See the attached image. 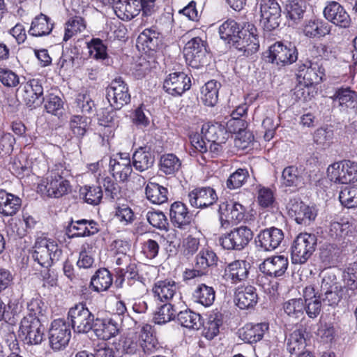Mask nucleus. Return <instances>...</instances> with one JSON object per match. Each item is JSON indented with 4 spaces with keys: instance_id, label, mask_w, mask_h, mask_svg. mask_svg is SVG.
Masks as SVG:
<instances>
[{
    "instance_id": "ea45409f",
    "label": "nucleus",
    "mask_w": 357,
    "mask_h": 357,
    "mask_svg": "<svg viewBox=\"0 0 357 357\" xmlns=\"http://www.w3.org/2000/svg\"><path fill=\"white\" fill-rule=\"evenodd\" d=\"M242 29H240L238 23L233 20H228L223 22L219 27V33L221 39L228 44L234 46L235 40H237Z\"/></svg>"
},
{
    "instance_id": "338daca9",
    "label": "nucleus",
    "mask_w": 357,
    "mask_h": 357,
    "mask_svg": "<svg viewBox=\"0 0 357 357\" xmlns=\"http://www.w3.org/2000/svg\"><path fill=\"white\" fill-rule=\"evenodd\" d=\"M339 200L342 206L348 208L357 206V187H346L339 195Z\"/></svg>"
},
{
    "instance_id": "09e8293b",
    "label": "nucleus",
    "mask_w": 357,
    "mask_h": 357,
    "mask_svg": "<svg viewBox=\"0 0 357 357\" xmlns=\"http://www.w3.org/2000/svg\"><path fill=\"white\" fill-rule=\"evenodd\" d=\"M177 320L183 327L190 329L198 330L202 326L200 314L190 310L181 311L177 315Z\"/></svg>"
},
{
    "instance_id": "c03bdc74",
    "label": "nucleus",
    "mask_w": 357,
    "mask_h": 357,
    "mask_svg": "<svg viewBox=\"0 0 357 357\" xmlns=\"http://www.w3.org/2000/svg\"><path fill=\"white\" fill-rule=\"evenodd\" d=\"M351 226L347 221L333 222L326 232L329 238L337 241H343L351 233Z\"/></svg>"
},
{
    "instance_id": "a211bd4d",
    "label": "nucleus",
    "mask_w": 357,
    "mask_h": 357,
    "mask_svg": "<svg viewBox=\"0 0 357 357\" xmlns=\"http://www.w3.org/2000/svg\"><path fill=\"white\" fill-rule=\"evenodd\" d=\"M191 86L190 77L183 72L170 73L163 83L164 90L172 96H181Z\"/></svg>"
},
{
    "instance_id": "f3484780",
    "label": "nucleus",
    "mask_w": 357,
    "mask_h": 357,
    "mask_svg": "<svg viewBox=\"0 0 357 357\" xmlns=\"http://www.w3.org/2000/svg\"><path fill=\"white\" fill-rule=\"evenodd\" d=\"M21 97L29 107H36L44 101L42 82L38 79H31L22 83L20 89Z\"/></svg>"
},
{
    "instance_id": "680f3d73",
    "label": "nucleus",
    "mask_w": 357,
    "mask_h": 357,
    "mask_svg": "<svg viewBox=\"0 0 357 357\" xmlns=\"http://www.w3.org/2000/svg\"><path fill=\"white\" fill-rule=\"evenodd\" d=\"M0 82L8 89H13L20 84V77L14 70L6 66L0 67Z\"/></svg>"
},
{
    "instance_id": "473e14b6",
    "label": "nucleus",
    "mask_w": 357,
    "mask_h": 357,
    "mask_svg": "<svg viewBox=\"0 0 357 357\" xmlns=\"http://www.w3.org/2000/svg\"><path fill=\"white\" fill-rule=\"evenodd\" d=\"M160 32L158 29L152 26L145 29L138 36L137 47L142 46L144 51H155L160 43Z\"/></svg>"
},
{
    "instance_id": "6ab92c4d",
    "label": "nucleus",
    "mask_w": 357,
    "mask_h": 357,
    "mask_svg": "<svg viewBox=\"0 0 357 357\" xmlns=\"http://www.w3.org/2000/svg\"><path fill=\"white\" fill-rule=\"evenodd\" d=\"M117 316L103 319H95L91 330L96 335L102 340H107L115 337L119 333L121 324Z\"/></svg>"
},
{
    "instance_id": "bf43d9fd",
    "label": "nucleus",
    "mask_w": 357,
    "mask_h": 357,
    "mask_svg": "<svg viewBox=\"0 0 357 357\" xmlns=\"http://www.w3.org/2000/svg\"><path fill=\"white\" fill-rule=\"evenodd\" d=\"M96 183L98 185V186L104 188L105 195L109 199H115L120 192V188L117 183L109 176L99 174L96 178Z\"/></svg>"
},
{
    "instance_id": "8fccbe9b",
    "label": "nucleus",
    "mask_w": 357,
    "mask_h": 357,
    "mask_svg": "<svg viewBox=\"0 0 357 357\" xmlns=\"http://www.w3.org/2000/svg\"><path fill=\"white\" fill-rule=\"evenodd\" d=\"M176 313V311L172 303H163V304L157 307L153 319L156 324H165L175 318Z\"/></svg>"
},
{
    "instance_id": "a19ab883",
    "label": "nucleus",
    "mask_w": 357,
    "mask_h": 357,
    "mask_svg": "<svg viewBox=\"0 0 357 357\" xmlns=\"http://www.w3.org/2000/svg\"><path fill=\"white\" fill-rule=\"evenodd\" d=\"M193 301L206 307L214 303L215 291L212 287L205 284H199L192 294Z\"/></svg>"
},
{
    "instance_id": "5701e85b",
    "label": "nucleus",
    "mask_w": 357,
    "mask_h": 357,
    "mask_svg": "<svg viewBox=\"0 0 357 357\" xmlns=\"http://www.w3.org/2000/svg\"><path fill=\"white\" fill-rule=\"evenodd\" d=\"M109 166L112 176L119 181H127L132 172L131 160L127 153H119L111 158Z\"/></svg>"
},
{
    "instance_id": "4d7b16f0",
    "label": "nucleus",
    "mask_w": 357,
    "mask_h": 357,
    "mask_svg": "<svg viewBox=\"0 0 357 357\" xmlns=\"http://www.w3.org/2000/svg\"><path fill=\"white\" fill-rule=\"evenodd\" d=\"M89 123V119L84 115H73L69 121L70 129L77 137H83Z\"/></svg>"
},
{
    "instance_id": "bb28decb",
    "label": "nucleus",
    "mask_w": 357,
    "mask_h": 357,
    "mask_svg": "<svg viewBox=\"0 0 357 357\" xmlns=\"http://www.w3.org/2000/svg\"><path fill=\"white\" fill-rule=\"evenodd\" d=\"M324 15L327 20L341 28H348L351 22L345 9L336 1L327 3L324 10Z\"/></svg>"
},
{
    "instance_id": "de8ad7c7",
    "label": "nucleus",
    "mask_w": 357,
    "mask_h": 357,
    "mask_svg": "<svg viewBox=\"0 0 357 357\" xmlns=\"http://www.w3.org/2000/svg\"><path fill=\"white\" fill-rule=\"evenodd\" d=\"M181 166V160L173 153L164 154L160 158L159 170L166 175L174 174Z\"/></svg>"
},
{
    "instance_id": "5fc2aeb1",
    "label": "nucleus",
    "mask_w": 357,
    "mask_h": 357,
    "mask_svg": "<svg viewBox=\"0 0 357 357\" xmlns=\"http://www.w3.org/2000/svg\"><path fill=\"white\" fill-rule=\"evenodd\" d=\"M218 259L216 254L212 250L203 248L196 257L195 266L205 272L208 267L217 264Z\"/></svg>"
},
{
    "instance_id": "1a4fd4ad",
    "label": "nucleus",
    "mask_w": 357,
    "mask_h": 357,
    "mask_svg": "<svg viewBox=\"0 0 357 357\" xmlns=\"http://www.w3.org/2000/svg\"><path fill=\"white\" fill-rule=\"evenodd\" d=\"M71 337L70 325L64 319H55L49 331V343L54 351L65 349Z\"/></svg>"
},
{
    "instance_id": "ddd939ff",
    "label": "nucleus",
    "mask_w": 357,
    "mask_h": 357,
    "mask_svg": "<svg viewBox=\"0 0 357 357\" xmlns=\"http://www.w3.org/2000/svg\"><path fill=\"white\" fill-rule=\"evenodd\" d=\"M152 297L156 303H171L174 299H181L178 284L172 280L156 281L151 290Z\"/></svg>"
},
{
    "instance_id": "c9c22d12",
    "label": "nucleus",
    "mask_w": 357,
    "mask_h": 357,
    "mask_svg": "<svg viewBox=\"0 0 357 357\" xmlns=\"http://www.w3.org/2000/svg\"><path fill=\"white\" fill-rule=\"evenodd\" d=\"M155 157L146 147H140L132 155V166L138 172H142L151 168Z\"/></svg>"
},
{
    "instance_id": "49530a36",
    "label": "nucleus",
    "mask_w": 357,
    "mask_h": 357,
    "mask_svg": "<svg viewBox=\"0 0 357 357\" xmlns=\"http://www.w3.org/2000/svg\"><path fill=\"white\" fill-rule=\"evenodd\" d=\"M202 133L208 142L225 141L226 129L218 123H204L202 128Z\"/></svg>"
},
{
    "instance_id": "2eb2a0df",
    "label": "nucleus",
    "mask_w": 357,
    "mask_h": 357,
    "mask_svg": "<svg viewBox=\"0 0 357 357\" xmlns=\"http://www.w3.org/2000/svg\"><path fill=\"white\" fill-rule=\"evenodd\" d=\"M289 215L299 225H309L317 215L314 206L305 204L298 199H291L287 205Z\"/></svg>"
},
{
    "instance_id": "a18cd8bd",
    "label": "nucleus",
    "mask_w": 357,
    "mask_h": 357,
    "mask_svg": "<svg viewBox=\"0 0 357 357\" xmlns=\"http://www.w3.org/2000/svg\"><path fill=\"white\" fill-rule=\"evenodd\" d=\"M220 86L217 81L210 80L202 86L201 99L205 105L213 107L217 103Z\"/></svg>"
},
{
    "instance_id": "69168bd1",
    "label": "nucleus",
    "mask_w": 357,
    "mask_h": 357,
    "mask_svg": "<svg viewBox=\"0 0 357 357\" xmlns=\"http://www.w3.org/2000/svg\"><path fill=\"white\" fill-rule=\"evenodd\" d=\"M339 248L333 245H326L321 250L320 258L325 266H335L339 257Z\"/></svg>"
},
{
    "instance_id": "423d86ee",
    "label": "nucleus",
    "mask_w": 357,
    "mask_h": 357,
    "mask_svg": "<svg viewBox=\"0 0 357 357\" xmlns=\"http://www.w3.org/2000/svg\"><path fill=\"white\" fill-rule=\"evenodd\" d=\"M218 214L220 227L227 229L231 224H238L245 220L246 208L236 202H225L219 204Z\"/></svg>"
},
{
    "instance_id": "aec40b11",
    "label": "nucleus",
    "mask_w": 357,
    "mask_h": 357,
    "mask_svg": "<svg viewBox=\"0 0 357 357\" xmlns=\"http://www.w3.org/2000/svg\"><path fill=\"white\" fill-rule=\"evenodd\" d=\"M283 239L282 230L273 227L261 231L255 238V243L261 250L272 251L280 245Z\"/></svg>"
},
{
    "instance_id": "2f4dec72",
    "label": "nucleus",
    "mask_w": 357,
    "mask_h": 357,
    "mask_svg": "<svg viewBox=\"0 0 357 357\" xmlns=\"http://www.w3.org/2000/svg\"><path fill=\"white\" fill-rule=\"evenodd\" d=\"M139 6L137 0H116L113 10L119 19L129 21L139 15Z\"/></svg>"
},
{
    "instance_id": "13d9d810",
    "label": "nucleus",
    "mask_w": 357,
    "mask_h": 357,
    "mask_svg": "<svg viewBox=\"0 0 357 357\" xmlns=\"http://www.w3.org/2000/svg\"><path fill=\"white\" fill-rule=\"evenodd\" d=\"M305 2L302 0H292L286 6L287 17L294 23H298L303 18L305 11Z\"/></svg>"
},
{
    "instance_id": "dca6fc26",
    "label": "nucleus",
    "mask_w": 357,
    "mask_h": 357,
    "mask_svg": "<svg viewBox=\"0 0 357 357\" xmlns=\"http://www.w3.org/2000/svg\"><path fill=\"white\" fill-rule=\"evenodd\" d=\"M297 77L302 79L306 85L318 84L325 77V68L321 61L307 60L298 68Z\"/></svg>"
},
{
    "instance_id": "412c9836",
    "label": "nucleus",
    "mask_w": 357,
    "mask_h": 357,
    "mask_svg": "<svg viewBox=\"0 0 357 357\" xmlns=\"http://www.w3.org/2000/svg\"><path fill=\"white\" fill-rule=\"evenodd\" d=\"M250 268L245 260H235L225 268L223 278L232 284L243 282L248 278Z\"/></svg>"
},
{
    "instance_id": "864d4df0",
    "label": "nucleus",
    "mask_w": 357,
    "mask_h": 357,
    "mask_svg": "<svg viewBox=\"0 0 357 357\" xmlns=\"http://www.w3.org/2000/svg\"><path fill=\"white\" fill-rule=\"evenodd\" d=\"M284 313L290 318L298 319L303 316L305 312L304 302L302 298H292L283 304Z\"/></svg>"
},
{
    "instance_id": "052dcab7",
    "label": "nucleus",
    "mask_w": 357,
    "mask_h": 357,
    "mask_svg": "<svg viewBox=\"0 0 357 357\" xmlns=\"http://www.w3.org/2000/svg\"><path fill=\"white\" fill-rule=\"evenodd\" d=\"M342 280L351 291L354 292L357 290V257L354 258L344 270Z\"/></svg>"
},
{
    "instance_id": "f03ea898",
    "label": "nucleus",
    "mask_w": 357,
    "mask_h": 357,
    "mask_svg": "<svg viewBox=\"0 0 357 357\" xmlns=\"http://www.w3.org/2000/svg\"><path fill=\"white\" fill-rule=\"evenodd\" d=\"M321 300L324 305L335 306L342 298H348L354 294L344 284L342 287L336 281V277L332 273H326L321 284Z\"/></svg>"
},
{
    "instance_id": "f704fd0d",
    "label": "nucleus",
    "mask_w": 357,
    "mask_h": 357,
    "mask_svg": "<svg viewBox=\"0 0 357 357\" xmlns=\"http://www.w3.org/2000/svg\"><path fill=\"white\" fill-rule=\"evenodd\" d=\"M54 27V22L47 15L40 13L33 18L28 33L35 37L49 35Z\"/></svg>"
},
{
    "instance_id": "f8f14e48",
    "label": "nucleus",
    "mask_w": 357,
    "mask_h": 357,
    "mask_svg": "<svg viewBox=\"0 0 357 357\" xmlns=\"http://www.w3.org/2000/svg\"><path fill=\"white\" fill-rule=\"evenodd\" d=\"M106 98L115 109H120L130 102V94L128 86L121 77L114 79L107 87Z\"/></svg>"
},
{
    "instance_id": "20e7f679",
    "label": "nucleus",
    "mask_w": 357,
    "mask_h": 357,
    "mask_svg": "<svg viewBox=\"0 0 357 357\" xmlns=\"http://www.w3.org/2000/svg\"><path fill=\"white\" fill-rule=\"evenodd\" d=\"M68 319L75 333H87L92 328L95 321L93 314L81 302L70 307L68 312Z\"/></svg>"
},
{
    "instance_id": "a878e982",
    "label": "nucleus",
    "mask_w": 357,
    "mask_h": 357,
    "mask_svg": "<svg viewBox=\"0 0 357 357\" xmlns=\"http://www.w3.org/2000/svg\"><path fill=\"white\" fill-rule=\"evenodd\" d=\"M169 218L174 227L185 230L190 226L193 217L185 204L175 202L170 206Z\"/></svg>"
},
{
    "instance_id": "c85d7f7f",
    "label": "nucleus",
    "mask_w": 357,
    "mask_h": 357,
    "mask_svg": "<svg viewBox=\"0 0 357 357\" xmlns=\"http://www.w3.org/2000/svg\"><path fill=\"white\" fill-rule=\"evenodd\" d=\"M330 98L342 111L357 107V93L349 87L337 89Z\"/></svg>"
},
{
    "instance_id": "9b49d317",
    "label": "nucleus",
    "mask_w": 357,
    "mask_h": 357,
    "mask_svg": "<svg viewBox=\"0 0 357 357\" xmlns=\"http://www.w3.org/2000/svg\"><path fill=\"white\" fill-rule=\"evenodd\" d=\"M260 24L264 30H274L280 23L281 8L276 0H261Z\"/></svg>"
},
{
    "instance_id": "79ce46f5",
    "label": "nucleus",
    "mask_w": 357,
    "mask_h": 357,
    "mask_svg": "<svg viewBox=\"0 0 357 357\" xmlns=\"http://www.w3.org/2000/svg\"><path fill=\"white\" fill-rule=\"evenodd\" d=\"M145 194L147 199L154 204H162L168 199L167 188L156 183H148L145 188Z\"/></svg>"
},
{
    "instance_id": "f257e3e1",
    "label": "nucleus",
    "mask_w": 357,
    "mask_h": 357,
    "mask_svg": "<svg viewBox=\"0 0 357 357\" xmlns=\"http://www.w3.org/2000/svg\"><path fill=\"white\" fill-rule=\"evenodd\" d=\"M33 249L32 258L34 261L47 268L59 261L62 254L56 241L44 234L37 236Z\"/></svg>"
},
{
    "instance_id": "7c9ffc66",
    "label": "nucleus",
    "mask_w": 357,
    "mask_h": 357,
    "mask_svg": "<svg viewBox=\"0 0 357 357\" xmlns=\"http://www.w3.org/2000/svg\"><path fill=\"white\" fill-rule=\"evenodd\" d=\"M235 302L241 310L253 308L258 301L256 289L252 286L238 288L235 291Z\"/></svg>"
},
{
    "instance_id": "4468645a",
    "label": "nucleus",
    "mask_w": 357,
    "mask_h": 357,
    "mask_svg": "<svg viewBox=\"0 0 357 357\" xmlns=\"http://www.w3.org/2000/svg\"><path fill=\"white\" fill-rule=\"evenodd\" d=\"M72 190L68 179L44 178L38 184V192L50 198H60Z\"/></svg>"
},
{
    "instance_id": "774afa93",
    "label": "nucleus",
    "mask_w": 357,
    "mask_h": 357,
    "mask_svg": "<svg viewBox=\"0 0 357 357\" xmlns=\"http://www.w3.org/2000/svg\"><path fill=\"white\" fill-rule=\"evenodd\" d=\"M249 177L247 169L239 168L232 173L227 180L226 185L229 189H237L241 188Z\"/></svg>"
},
{
    "instance_id": "c756f323",
    "label": "nucleus",
    "mask_w": 357,
    "mask_h": 357,
    "mask_svg": "<svg viewBox=\"0 0 357 357\" xmlns=\"http://www.w3.org/2000/svg\"><path fill=\"white\" fill-rule=\"evenodd\" d=\"M71 237H86L93 236L99 231L98 225L92 220L80 219L72 220L68 227Z\"/></svg>"
},
{
    "instance_id": "39448f33",
    "label": "nucleus",
    "mask_w": 357,
    "mask_h": 357,
    "mask_svg": "<svg viewBox=\"0 0 357 357\" xmlns=\"http://www.w3.org/2000/svg\"><path fill=\"white\" fill-rule=\"evenodd\" d=\"M330 180L335 183L349 184L357 181V162L343 160L329 165L327 169Z\"/></svg>"
},
{
    "instance_id": "37998d69",
    "label": "nucleus",
    "mask_w": 357,
    "mask_h": 357,
    "mask_svg": "<svg viewBox=\"0 0 357 357\" xmlns=\"http://www.w3.org/2000/svg\"><path fill=\"white\" fill-rule=\"evenodd\" d=\"M138 337H139V342L141 349L144 353L151 354L157 349L158 342L156 337L153 335L151 325L146 324L142 326Z\"/></svg>"
},
{
    "instance_id": "4be33fe9",
    "label": "nucleus",
    "mask_w": 357,
    "mask_h": 357,
    "mask_svg": "<svg viewBox=\"0 0 357 357\" xmlns=\"http://www.w3.org/2000/svg\"><path fill=\"white\" fill-rule=\"evenodd\" d=\"M188 199L191 206L204 208L215 203L218 195L211 187H199L191 190L188 195Z\"/></svg>"
},
{
    "instance_id": "393cba45",
    "label": "nucleus",
    "mask_w": 357,
    "mask_h": 357,
    "mask_svg": "<svg viewBox=\"0 0 357 357\" xmlns=\"http://www.w3.org/2000/svg\"><path fill=\"white\" fill-rule=\"evenodd\" d=\"M256 29L252 24H248V28L242 29L237 40H235L234 47L243 51L245 55H249L256 52L259 47V40L255 33Z\"/></svg>"
},
{
    "instance_id": "e433bc0d",
    "label": "nucleus",
    "mask_w": 357,
    "mask_h": 357,
    "mask_svg": "<svg viewBox=\"0 0 357 357\" xmlns=\"http://www.w3.org/2000/svg\"><path fill=\"white\" fill-rule=\"evenodd\" d=\"M303 31L304 35L308 38H319L328 34L331 29L328 23L322 20L314 18L305 22Z\"/></svg>"
},
{
    "instance_id": "72a5a7b5",
    "label": "nucleus",
    "mask_w": 357,
    "mask_h": 357,
    "mask_svg": "<svg viewBox=\"0 0 357 357\" xmlns=\"http://www.w3.org/2000/svg\"><path fill=\"white\" fill-rule=\"evenodd\" d=\"M20 197L5 190H0V213L3 216H13L21 207Z\"/></svg>"
},
{
    "instance_id": "0eeeda50",
    "label": "nucleus",
    "mask_w": 357,
    "mask_h": 357,
    "mask_svg": "<svg viewBox=\"0 0 357 357\" xmlns=\"http://www.w3.org/2000/svg\"><path fill=\"white\" fill-rule=\"evenodd\" d=\"M184 56L192 68H199L206 64L208 52L205 42L199 37L189 40L184 47Z\"/></svg>"
},
{
    "instance_id": "603ef678",
    "label": "nucleus",
    "mask_w": 357,
    "mask_h": 357,
    "mask_svg": "<svg viewBox=\"0 0 357 357\" xmlns=\"http://www.w3.org/2000/svg\"><path fill=\"white\" fill-rule=\"evenodd\" d=\"M65 25L66 27L63 40L66 42L70 39L73 36L83 32L86 27L85 20L79 16L70 17L66 22Z\"/></svg>"
},
{
    "instance_id": "6e6d98bb",
    "label": "nucleus",
    "mask_w": 357,
    "mask_h": 357,
    "mask_svg": "<svg viewBox=\"0 0 357 357\" xmlns=\"http://www.w3.org/2000/svg\"><path fill=\"white\" fill-rule=\"evenodd\" d=\"M306 340L304 334L300 330H296L290 334L287 339V349L291 354H301L300 352L305 349Z\"/></svg>"
},
{
    "instance_id": "0e129e2a",
    "label": "nucleus",
    "mask_w": 357,
    "mask_h": 357,
    "mask_svg": "<svg viewBox=\"0 0 357 357\" xmlns=\"http://www.w3.org/2000/svg\"><path fill=\"white\" fill-rule=\"evenodd\" d=\"M222 319L218 314L211 315L205 324L202 323V335L208 340H212L219 333L220 326L222 325Z\"/></svg>"
},
{
    "instance_id": "4c0bfd02",
    "label": "nucleus",
    "mask_w": 357,
    "mask_h": 357,
    "mask_svg": "<svg viewBox=\"0 0 357 357\" xmlns=\"http://www.w3.org/2000/svg\"><path fill=\"white\" fill-rule=\"evenodd\" d=\"M280 181L284 187L297 188L303 184L304 178L301 168L296 165L286 167L282 170Z\"/></svg>"
},
{
    "instance_id": "3c124183",
    "label": "nucleus",
    "mask_w": 357,
    "mask_h": 357,
    "mask_svg": "<svg viewBox=\"0 0 357 357\" xmlns=\"http://www.w3.org/2000/svg\"><path fill=\"white\" fill-rule=\"evenodd\" d=\"M79 195L86 203L96 206L100 203L103 192L100 186L84 185L80 188Z\"/></svg>"
},
{
    "instance_id": "58836bf2",
    "label": "nucleus",
    "mask_w": 357,
    "mask_h": 357,
    "mask_svg": "<svg viewBox=\"0 0 357 357\" xmlns=\"http://www.w3.org/2000/svg\"><path fill=\"white\" fill-rule=\"evenodd\" d=\"M113 278L110 272L105 268H99L92 276L90 286L94 291H107L112 284Z\"/></svg>"
},
{
    "instance_id": "7ed1b4c3",
    "label": "nucleus",
    "mask_w": 357,
    "mask_h": 357,
    "mask_svg": "<svg viewBox=\"0 0 357 357\" xmlns=\"http://www.w3.org/2000/svg\"><path fill=\"white\" fill-rule=\"evenodd\" d=\"M317 238L315 234L301 233L294 239L291 248L293 264H305L315 251Z\"/></svg>"
},
{
    "instance_id": "9d476101",
    "label": "nucleus",
    "mask_w": 357,
    "mask_h": 357,
    "mask_svg": "<svg viewBox=\"0 0 357 357\" xmlns=\"http://www.w3.org/2000/svg\"><path fill=\"white\" fill-rule=\"evenodd\" d=\"M252 230L245 226H241L222 236L219 242L226 250H243L252 238Z\"/></svg>"
},
{
    "instance_id": "6e6552de",
    "label": "nucleus",
    "mask_w": 357,
    "mask_h": 357,
    "mask_svg": "<svg viewBox=\"0 0 357 357\" xmlns=\"http://www.w3.org/2000/svg\"><path fill=\"white\" fill-rule=\"evenodd\" d=\"M268 61L280 66L294 63L298 59V51L296 46L290 43L284 44L276 42L268 50Z\"/></svg>"
},
{
    "instance_id": "e2e57ef3",
    "label": "nucleus",
    "mask_w": 357,
    "mask_h": 357,
    "mask_svg": "<svg viewBox=\"0 0 357 357\" xmlns=\"http://www.w3.org/2000/svg\"><path fill=\"white\" fill-rule=\"evenodd\" d=\"M246 126V122L244 120L231 117L227 122L225 128L226 132L237 134L238 137H241L243 133H245V136L248 135V140L250 142L253 139V136L250 132L245 131ZM239 139H241V137H239Z\"/></svg>"
},
{
    "instance_id": "b1692460",
    "label": "nucleus",
    "mask_w": 357,
    "mask_h": 357,
    "mask_svg": "<svg viewBox=\"0 0 357 357\" xmlns=\"http://www.w3.org/2000/svg\"><path fill=\"white\" fill-rule=\"evenodd\" d=\"M289 266L288 258L284 255H275L266 259L260 265L259 270L270 278L282 276Z\"/></svg>"
},
{
    "instance_id": "cd10ccee",
    "label": "nucleus",
    "mask_w": 357,
    "mask_h": 357,
    "mask_svg": "<svg viewBox=\"0 0 357 357\" xmlns=\"http://www.w3.org/2000/svg\"><path fill=\"white\" fill-rule=\"evenodd\" d=\"M268 328L269 325L266 322L258 324L248 323L238 330V337L247 344L257 343L262 340Z\"/></svg>"
}]
</instances>
